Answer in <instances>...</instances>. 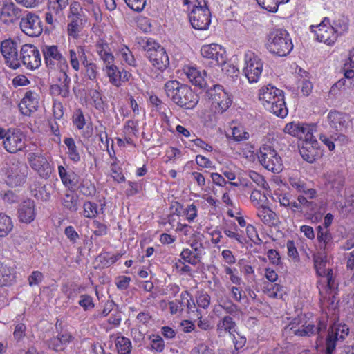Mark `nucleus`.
<instances>
[{
  "label": "nucleus",
  "instance_id": "1",
  "mask_svg": "<svg viewBox=\"0 0 354 354\" xmlns=\"http://www.w3.org/2000/svg\"><path fill=\"white\" fill-rule=\"evenodd\" d=\"M258 98L269 112L281 118L287 116L288 111L282 90L270 84L263 85L258 91Z\"/></svg>",
  "mask_w": 354,
  "mask_h": 354
},
{
  "label": "nucleus",
  "instance_id": "2",
  "mask_svg": "<svg viewBox=\"0 0 354 354\" xmlns=\"http://www.w3.org/2000/svg\"><path fill=\"white\" fill-rule=\"evenodd\" d=\"M165 91L167 95L177 105L185 109L194 108L198 102V95L191 88L180 84L176 80H170L165 83Z\"/></svg>",
  "mask_w": 354,
  "mask_h": 354
},
{
  "label": "nucleus",
  "instance_id": "3",
  "mask_svg": "<svg viewBox=\"0 0 354 354\" xmlns=\"http://www.w3.org/2000/svg\"><path fill=\"white\" fill-rule=\"evenodd\" d=\"M314 263L317 273L321 277L317 285L319 294L324 299L334 297L336 284L333 279V270L328 266L326 257L315 255Z\"/></svg>",
  "mask_w": 354,
  "mask_h": 354
},
{
  "label": "nucleus",
  "instance_id": "4",
  "mask_svg": "<svg viewBox=\"0 0 354 354\" xmlns=\"http://www.w3.org/2000/svg\"><path fill=\"white\" fill-rule=\"evenodd\" d=\"M266 48L271 53L283 57L291 52L293 48V44L286 30L277 28L274 29L269 33Z\"/></svg>",
  "mask_w": 354,
  "mask_h": 354
},
{
  "label": "nucleus",
  "instance_id": "5",
  "mask_svg": "<svg viewBox=\"0 0 354 354\" xmlns=\"http://www.w3.org/2000/svg\"><path fill=\"white\" fill-rule=\"evenodd\" d=\"M184 5L193 4V8L189 14L192 26L196 30H207L211 24V12L207 6L205 0H183Z\"/></svg>",
  "mask_w": 354,
  "mask_h": 354
},
{
  "label": "nucleus",
  "instance_id": "6",
  "mask_svg": "<svg viewBox=\"0 0 354 354\" xmlns=\"http://www.w3.org/2000/svg\"><path fill=\"white\" fill-rule=\"evenodd\" d=\"M0 140L5 150L10 153H15L26 147V136L19 129L0 128Z\"/></svg>",
  "mask_w": 354,
  "mask_h": 354
},
{
  "label": "nucleus",
  "instance_id": "7",
  "mask_svg": "<svg viewBox=\"0 0 354 354\" xmlns=\"http://www.w3.org/2000/svg\"><path fill=\"white\" fill-rule=\"evenodd\" d=\"M42 52L47 67L51 70L59 71L63 73L64 81L67 80L68 65L58 47L55 45H46L43 47Z\"/></svg>",
  "mask_w": 354,
  "mask_h": 354
},
{
  "label": "nucleus",
  "instance_id": "8",
  "mask_svg": "<svg viewBox=\"0 0 354 354\" xmlns=\"http://www.w3.org/2000/svg\"><path fill=\"white\" fill-rule=\"evenodd\" d=\"M207 95L211 104V109L216 113L225 112L232 104L231 95L221 85L212 86L207 90Z\"/></svg>",
  "mask_w": 354,
  "mask_h": 354
},
{
  "label": "nucleus",
  "instance_id": "9",
  "mask_svg": "<svg viewBox=\"0 0 354 354\" xmlns=\"http://www.w3.org/2000/svg\"><path fill=\"white\" fill-rule=\"evenodd\" d=\"M257 158L264 168L274 173H279L283 169L281 157L270 145H263L260 147Z\"/></svg>",
  "mask_w": 354,
  "mask_h": 354
},
{
  "label": "nucleus",
  "instance_id": "10",
  "mask_svg": "<svg viewBox=\"0 0 354 354\" xmlns=\"http://www.w3.org/2000/svg\"><path fill=\"white\" fill-rule=\"evenodd\" d=\"M244 62L243 71L248 82L250 84L258 82L263 68L262 60L254 52L248 50L244 55Z\"/></svg>",
  "mask_w": 354,
  "mask_h": 354
},
{
  "label": "nucleus",
  "instance_id": "11",
  "mask_svg": "<svg viewBox=\"0 0 354 354\" xmlns=\"http://www.w3.org/2000/svg\"><path fill=\"white\" fill-rule=\"evenodd\" d=\"M3 172L7 184L10 187H17L26 182L28 167L24 163L17 162L7 165Z\"/></svg>",
  "mask_w": 354,
  "mask_h": 354
},
{
  "label": "nucleus",
  "instance_id": "12",
  "mask_svg": "<svg viewBox=\"0 0 354 354\" xmlns=\"http://www.w3.org/2000/svg\"><path fill=\"white\" fill-rule=\"evenodd\" d=\"M27 160L30 168L42 178H48L54 170L53 164L41 152L28 153Z\"/></svg>",
  "mask_w": 354,
  "mask_h": 354
},
{
  "label": "nucleus",
  "instance_id": "13",
  "mask_svg": "<svg viewBox=\"0 0 354 354\" xmlns=\"http://www.w3.org/2000/svg\"><path fill=\"white\" fill-rule=\"evenodd\" d=\"M310 30L315 39L328 46H333L337 40L328 18L325 17L319 24L311 25Z\"/></svg>",
  "mask_w": 354,
  "mask_h": 354
},
{
  "label": "nucleus",
  "instance_id": "14",
  "mask_svg": "<svg viewBox=\"0 0 354 354\" xmlns=\"http://www.w3.org/2000/svg\"><path fill=\"white\" fill-rule=\"evenodd\" d=\"M201 54L203 58L209 59L214 65L221 66L226 64V51L218 44L203 45L201 48Z\"/></svg>",
  "mask_w": 354,
  "mask_h": 354
},
{
  "label": "nucleus",
  "instance_id": "15",
  "mask_svg": "<svg viewBox=\"0 0 354 354\" xmlns=\"http://www.w3.org/2000/svg\"><path fill=\"white\" fill-rule=\"evenodd\" d=\"M299 152L303 159L310 163L315 162L323 155V151L313 133L303 140Z\"/></svg>",
  "mask_w": 354,
  "mask_h": 354
},
{
  "label": "nucleus",
  "instance_id": "16",
  "mask_svg": "<svg viewBox=\"0 0 354 354\" xmlns=\"http://www.w3.org/2000/svg\"><path fill=\"white\" fill-rule=\"evenodd\" d=\"M20 59L23 64L29 70H35L41 64L39 50L32 44H24L20 50Z\"/></svg>",
  "mask_w": 354,
  "mask_h": 354
},
{
  "label": "nucleus",
  "instance_id": "17",
  "mask_svg": "<svg viewBox=\"0 0 354 354\" xmlns=\"http://www.w3.org/2000/svg\"><path fill=\"white\" fill-rule=\"evenodd\" d=\"M349 328L348 326L339 322H335L328 333L326 344H328V353L334 351L337 340H343L348 336Z\"/></svg>",
  "mask_w": 354,
  "mask_h": 354
},
{
  "label": "nucleus",
  "instance_id": "18",
  "mask_svg": "<svg viewBox=\"0 0 354 354\" xmlns=\"http://www.w3.org/2000/svg\"><path fill=\"white\" fill-rule=\"evenodd\" d=\"M21 30L30 37H38L42 32L43 28L39 17L32 12H29L20 22Z\"/></svg>",
  "mask_w": 354,
  "mask_h": 354
},
{
  "label": "nucleus",
  "instance_id": "19",
  "mask_svg": "<svg viewBox=\"0 0 354 354\" xmlns=\"http://www.w3.org/2000/svg\"><path fill=\"white\" fill-rule=\"evenodd\" d=\"M1 52L9 67L14 69L19 67L20 61L18 58L17 46L14 41L8 39L2 41Z\"/></svg>",
  "mask_w": 354,
  "mask_h": 354
},
{
  "label": "nucleus",
  "instance_id": "20",
  "mask_svg": "<svg viewBox=\"0 0 354 354\" xmlns=\"http://www.w3.org/2000/svg\"><path fill=\"white\" fill-rule=\"evenodd\" d=\"M313 129L314 127L312 125L293 121L285 125L283 132L303 140L313 133Z\"/></svg>",
  "mask_w": 354,
  "mask_h": 354
},
{
  "label": "nucleus",
  "instance_id": "21",
  "mask_svg": "<svg viewBox=\"0 0 354 354\" xmlns=\"http://www.w3.org/2000/svg\"><path fill=\"white\" fill-rule=\"evenodd\" d=\"M185 75L189 82L201 88L206 86V71H200L196 67L189 65L184 66L181 70V75Z\"/></svg>",
  "mask_w": 354,
  "mask_h": 354
},
{
  "label": "nucleus",
  "instance_id": "22",
  "mask_svg": "<svg viewBox=\"0 0 354 354\" xmlns=\"http://www.w3.org/2000/svg\"><path fill=\"white\" fill-rule=\"evenodd\" d=\"M39 95L36 92L32 91L26 92L19 104L21 113L24 115H30L36 111L39 106Z\"/></svg>",
  "mask_w": 354,
  "mask_h": 354
},
{
  "label": "nucleus",
  "instance_id": "23",
  "mask_svg": "<svg viewBox=\"0 0 354 354\" xmlns=\"http://www.w3.org/2000/svg\"><path fill=\"white\" fill-rule=\"evenodd\" d=\"M18 218L21 223H30L36 217L35 204L34 201L27 199L21 203L18 207Z\"/></svg>",
  "mask_w": 354,
  "mask_h": 354
},
{
  "label": "nucleus",
  "instance_id": "24",
  "mask_svg": "<svg viewBox=\"0 0 354 354\" xmlns=\"http://www.w3.org/2000/svg\"><path fill=\"white\" fill-rule=\"evenodd\" d=\"M296 324H300L297 319H295L289 326L292 333L298 336H310L326 328V324L324 322H320L317 327L311 324H306V323H305V324H302L301 327L297 328Z\"/></svg>",
  "mask_w": 354,
  "mask_h": 354
},
{
  "label": "nucleus",
  "instance_id": "25",
  "mask_svg": "<svg viewBox=\"0 0 354 354\" xmlns=\"http://www.w3.org/2000/svg\"><path fill=\"white\" fill-rule=\"evenodd\" d=\"M20 9L10 0H5L0 10V19L3 23L13 22L19 18Z\"/></svg>",
  "mask_w": 354,
  "mask_h": 354
},
{
  "label": "nucleus",
  "instance_id": "26",
  "mask_svg": "<svg viewBox=\"0 0 354 354\" xmlns=\"http://www.w3.org/2000/svg\"><path fill=\"white\" fill-rule=\"evenodd\" d=\"M330 127L337 131H343L348 124V116L336 111H330L327 116Z\"/></svg>",
  "mask_w": 354,
  "mask_h": 354
},
{
  "label": "nucleus",
  "instance_id": "27",
  "mask_svg": "<svg viewBox=\"0 0 354 354\" xmlns=\"http://www.w3.org/2000/svg\"><path fill=\"white\" fill-rule=\"evenodd\" d=\"M147 58L152 66L160 71H164L169 64V57L162 47L156 50L154 53H150Z\"/></svg>",
  "mask_w": 354,
  "mask_h": 354
},
{
  "label": "nucleus",
  "instance_id": "28",
  "mask_svg": "<svg viewBox=\"0 0 354 354\" xmlns=\"http://www.w3.org/2000/svg\"><path fill=\"white\" fill-rule=\"evenodd\" d=\"M86 20L82 17H75L71 19L67 26V32L69 37L78 39L82 35V30Z\"/></svg>",
  "mask_w": 354,
  "mask_h": 354
},
{
  "label": "nucleus",
  "instance_id": "29",
  "mask_svg": "<svg viewBox=\"0 0 354 354\" xmlns=\"http://www.w3.org/2000/svg\"><path fill=\"white\" fill-rule=\"evenodd\" d=\"M216 330L220 336L226 333L234 335L236 333V324L232 317L225 316L218 322Z\"/></svg>",
  "mask_w": 354,
  "mask_h": 354
},
{
  "label": "nucleus",
  "instance_id": "30",
  "mask_svg": "<svg viewBox=\"0 0 354 354\" xmlns=\"http://www.w3.org/2000/svg\"><path fill=\"white\" fill-rule=\"evenodd\" d=\"M64 143L66 147V154L68 158L75 163L80 162L82 150L77 145L75 140L72 138H65Z\"/></svg>",
  "mask_w": 354,
  "mask_h": 354
},
{
  "label": "nucleus",
  "instance_id": "31",
  "mask_svg": "<svg viewBox=\"0 0 354 354\" xmlns=\"http://www.w3.org/2000/svg\"><path fill=\"white\" fill-rule=\"evenodd\" d=\"M72 339V335L66 332L51 338L48 342V346L56 351H62L71 342Z\"/></svg>",
  "mask_w": 354,
  "mask_h": 354
},
{
  "label": "nucleus",
  "instance_id": "32",
  "mask_svg": "<svg viewBox=\"0 0 354 354\" xmlns=\"http://www.w3.org/2000/svg\"><path fill=\"white\" fill-rule=\"evenodd\" d=\"M257 215L265 225H273L276 223V214L268 207V203L257 208Z\"/></svg>",
  "mask_w": 354,
  "mask_h": 354
},
{
  "label": "nucleus",
  "instance_id": "33",
  "mask_svg": "<svg viewBox=\"0 0 354 354\" xmlns=\"http://www.w3.org/2000/svg\"><path fill=\"white\" fill-rule=\"evenodd\" d=\"M96 52L100 59L103 61L104 66L114 63L115 58L108 44L99 41L96 45Z\"/></svg>",
  "mask_w": 354,
  "mask_h": 354
},
{
  "label": "nucleus",
  "instance_id": "34",
  "mask_svg": "<svg viewBox=\"0 0 354 354\" xmlns=\"http://www.w3.org/2000/svg\"><path fill=\"white\" fill-rule=\"evenodd\" d=\"M69 59L72 68L75 71H78L80 70L79 59H80L82 62L83 60L86 59L84 46H77L76 49H70Z\"/></svg>",
  "mask_w": 354,
  "mask_h": 354
},
{
  "label": "nucleus",
  "instance_id": "35",
  "mask_svg": "<svg viewBox=\"0 0 354 354\" xmlns=\"http://www.w3.org/2000/svg\"><path fill=\"white\" fill-rule=\"evenodd\" d=\"M103 71L109 77V82L114 86L119 87L121 86L122 73L114 63L104 66Z\"/></svg>",
  "mask_w": 354,
  "mask_h": 354
},
{
  "label": "nucleus",
  "instance_id": "36",
  "mask_svg": "<svg viewBox=\"0 0 354 354\" xmlns=\"http://www.w3.org/2000/svg\"><path fill=\"white\" fill-rule=\"evenodd\" d=\"M15 278L13 270L0 261V286L11 285Z\"/></svg>",
  "mask_w": 354,
  "mask_h": 354
},
{
  "label": "nucleus",
  "instance_id": "37",
  "mask_svg": "<svg viewBox=\"0 0 354 354\" xmlns=\"http://www.w3.org/2000/svg\"><path fill=\"white\" fill-rule=\"evenodd\" d=\"M14 228L12 218L3 213H0V240L8 236Z\"/></svg>",
  "mask_w": 354,
  "mask_h": 354
},
{
  "label": "nucleus",
  "instance_id": "38",
  "mask_svg": "<svg viewBox=\"0 0 354 354\" xmlns=\"http://www.w3.org/2000/svg\"><path fill=\"white\" fill-rule=\"evenodd\" d=\"M138 44L146 52V56L150 55V53H154L156 50L162 47L154 40L146 37H138L136 39Z\"/></svg>",
  "mask_w": 354,
  "mask_h": 354
},
{
  "label": "nucleus",
  "instance_id": "39",
  "mask_svg": "<svg viewBox=\"0 0 354 354\" xmlns=\"http://www.w3.org/2000/svg\"><path fill=\"white\" fill-rule=\"evenodd\" d=\"M110 338L111 339H115V335H111ZM115 342L118 354H130L131 342L128 338L123 336H118L115 337Z\"/></svg>",
  "mask_w": 354,
  "mask_h": 354
},
{
  "label": "nucleus",
  "instance_id": "40",
  "mask_svg": "<svg viewBox=\"0 0 354 354\" xmlns=\"http://www.w3.org/2000/svg\"><path fill=\"white\" fill-rule=\"evenodd\" d=\"M334 32L338 38L348 32L349 29L348 20L344 17H339L335 19L331 24Z\"/></svg>",
  "mask_w": 354,
  "mask_h": 354
},
{
  "label": "nucleus",
  "instance_id": "41",
  "mask_svg": "<svg viewBox=\"0 0 354 354\" xmlns=\"http://www.w3.org/2000/svg\"><path fill=\"white\" fill-rule=\"evenodd\" d=\"M326 185L328 189L339 192L343 186V180L340 176L329 174L326 176Z\"/></svg>",
  "mask_w": 354,
  "mask_h": 354
},
{
  "label": "nucleus",
  "instance_id": "42",
  "mask_svg": "<svg viewBox=\"0 0 354 354\" xmlns=\"http://www.w3.org/2000/svg\"><path fill=\"white\" fill-rule=\"evenodd\" d=\"M62 205L67 209L71 212H76L78 209L77 197L71 192L66 193L63 198Z\"/></svg>",
  "mask_w": 354,
  "mask_h": 354
},
{
  "label": "nucleus",
  "instance_id": "43",
  "mask_svg": "<svg viewBox=\"0 0 354 354\" xmlns=\"http://www.w3.org/2000/svg\"><path fill=\"white\" fill-rule=\"evenodd\" d=\"M176 212L178 216H185L189 222H192L197 216V208L193 204L187 205L183 209L181 207L180 209L176 208Z\"/></svg>",
  "mask_w": 354,
  "mask_h": 354
},
{
  "label": "nucleus",
  "instance_id": "44",
  "mask_svg": "<svg viewBox=\"0 0 354 354\" xmlns=\"http://www.w3.org/2000/svg\"><path fill=\"white\" fill-rule=\"evenodd\" d=\"M233 139L235 141L240 142L246 140L249 138L250 134L245 127L241 124L234 125L231 127Z\"/></svg>",
  "mask_w": 354,
  "mask_h": 354
},
{
  "label": "nucleus",
  "instance_id": "45",
  "mask_svg": "<svg viewBox=\"0 0 354 354\" xmlns=\"http://www.w3.org/2000/svg\"><path fill=\"white\" fill-rule=\"evenodd\" d=\"M263 291L271 298L282 297V288L279 284L265 283Z\"/></svg>",
  "mask_w": 354,
  "mask_h": 354
},
{
  "label": "nucleus",
  "instance_id": "46",
  "mask_svg": "<svg viewBox=\"0 0 354 354\" xmlns=\"http://www.w3.org/2000/svg\"><path fill=\"white\" fill-rule=\"evenodd\" d=\"M250 201L256 209L268 203V200L266 194H261L258 190H253L250 195Z\"/></svg>",
  "mask_w": 354,
  "mask_h": 354
},
{
  "label": "nucleus",
  "instance_id": "47",
  "mask_svg": "<svg viewBox=\"0 0 354 354\" xmlns=\"http://www.w3.org/2000/svg\"><path fill=\"white\" fill-rule=\"evenodd\" d=\"M223 268L225 273L229 277L228 279L232 283L236 286H240L243 283V280L239 276L236 268H231L229 266H224Z\"/></svg>",
  "mask_w": 354,
  "mask_h": 354
},
{
  "label": "nucleus",
  "instance_id": "48",
  "mask_svg": "<svg viewBox=\"0 0 354 354\" xmlns=\"http://www.w3.org/2000/svg\"><path fill=\"white\" fill-rule=\"evenodd\" d=\"M332 239L331 233L328 230L323 231L321 227H318L317 240L324 250L330 245Z\"/></svg>",
  "mask_w": 354,
  "mask_h": 354
},
{
  "label": "nucleus",
  "instance_id": "49",
  "mask_svg": "<svg viewBox=\"0 0 354 354\" xmlns=\"http://www.w3.org/2000/svg\"><path fill=\"white\" fill-rule=\"evenodd\" d=\"M119 55L121 59L128 65L135 66L136 61L129 48L124 46L119 50Z\"/></svg>",
  "mask_w": 354,
  "mask_h": 354
},
{
  "label": "nucleus",
  "instance_id": "50",
  "mask_svg": "<svg viewBox=\"0 0 354 354\" xmlns=\"http://www.w3.org/2000/svg\"><path fill=\"white\" fill-rule=\"evenodd\" d=\"M351 86V81L342 78L333 85L330 93L333 95H336L338 91H345L346 88H350Z\"/></svg>",
  "mask_w": 354,
  "mask_h": 354
},
{
  "label": "nucleus",
  "instance_id": "51",
  "mask_svg": "<svg viewBox=\"0 0 354 354\" xmlns=\"http://www.w3.org/2000/svg\"><path fill=\"white\" fill-rule=\"evenodd\" d=\"M98 214L97 205L90 201L85 202L83 205V216L88 218H93Z\"/></svg>",
  "mask_w": 354,
  "mask_h": 354
},
{
  "label": "nucleus",
  "instance_id": "52",
  "mask_svg": "<svg viewBox=\"0 0 354 354\" xmlns=\"http://www.w3.org/2000/svg\"><path fill=\"white\" fill-rule=\"evenodd\" d=\"M58 173L63 184L68 187H73L75 183L71 178V174L67 172L62 165L58 166Z\"/></svg>",
  "mask_w": 354,
  "mask_h": 354
},
{
  "label": "nucleus",
  "instance_id": "53",
  "mask_svg": "<svg viewBox=\"0 0 354 354\" xmlns=\"http://www.w3.org/2000/svg\"><path fill=\"white\" fill-rule=\"evenodd\" d=\"M68 4V0H48V10L57 14L64 10Z\"/></svg>",
  "mask_w": 354,
  "mask_h": 354
},
{
  "label": "nucleus",
  "instance_id": "54",
  "mask_svg": "<svg viewBox=\"0 0 354 354\" xmlns=\"http://www.w3.org/2000/svg\"><path fill=\"white\" fill-rule=\"evenodd\" d=\"M224 234L230 239H234L241 245H245L248 243L247 239L239 234L236 228L234 230L230 229H225Z\"/></svg>",
  "mask_w": 354,
  "mask_h": 354
},
{
  "label": "nucleus",
  "instance_id": "55",
  "mask_svg": "<svg viewBox=\"0 0 354 354\" xmlns=\"http://www.w3.org/2000/svg\"><path fill=\"white\" fill-rule=\"evenodd\" d=\"M151 341L150 345L152 350L157 352H162L165 348V343L162 338L158 335H151L149 336Z\"/></svg>",
  "mask_w": 354,
  "mask_h": 354
},
{
  "label": "nucleus",
  "instance_id": "56",
  "mask_svg": "<svg viewBox=\"0 0 354 354\" xmlns=\"http://www.w3.org/2000/svg\"><path fill=\"white\" fill-rule=\"evenodd\" d=\"M180 259L182 261L192 264L196 265L198 263V259L196 254L191 250L187 248L184 249L180 253Z\"/></svg>",
  "mask_w": 354,
  "mask_h": 354
},
{
  "label": "nucleus",
  "instance_id": "57",
  "mask_svg": "<svg viewBox=\"0 0 354 354\" xmlns=\"http://www.w3.org/2000/svg\"><path fill=\"white\" fill-rule=\"evenodd\" d=\"M258 4L263 9L275 12L278 10L279 0H257Z\"/></svg>",
  "mask_w": 354,
  "mask_h": 354
},
{
  "label": "nucleus",
  "instance_id": "58",
  "mask_svg": "<svg viewBox=\"0 0 354 354\" xmlns=\"http://www.w3.org/2000/svg\"><path fill=\"white\" fill-rule=\"evenodd\" d=\"M117 158H114V162L111 165V175L115 181L122 183L124 181V176L122 174L120 167L117 164Z\"/></svg>",
  "mask_w": 354,
  "mask_h": 354
},
{
  "label": "nucleus",
  "instance_id": "59",
  "mask_svg": "<svg viewBox=\"0 0 354 354\" xmlns=\"http://www.w3.org/2000/svg\"><path fill=\"white\" fill-rule=\"evenodd\" d=\"M80 192L85 196H93L95 193V187L90 180H85L80 186Z\"/></svg>",
  "mask_w": 354,
  "mask_h": 354
},
{
  "label": "nucleus",
  "instance_id": "60",
  "mask_svg": "<svg viewBox=\"0 0 354 354\" xmlns=\"http://www.w3.org/2000/svg\"><path fill=\"white\" fill-rule=\"evenodd\" d=\"M241 155L250 162H254L258 153H255L254 148L251 145H245L241 149Z\"/></svg>",
  "mask_w": 354,
  "mask_h": 354
},
{
  "label": "nucleus",
  "instance_id": "61",
  "mask_svg": "<svg viewBox=\"0 0 354 354\" xmlns=\"http://www.w3.org/2000/svg\"><path fill=\"white\" fill-rule=\"evenodd\" d=\"M246 235L249 241L254 244L259 245L261 243L260 238L257 234L255 227L252 225H248L245 230Z\"/></svg>",
  "mask_w": 354,
  "mask_h": 354
},
{
  "label": "nucleus",
  "instance_id": "62",
  "mask_svg": "<svg viewBox=\"0 0 354 354\" xmlns=\"http://www.w3.org/2000/svg\"><path fill=\"white\" fill-rule=\"evenodd\" d=\"M127 6L136 12L143 10L146 6L147 0H124Z\"/></svg>",
  "mask_w": 354,
  "mask_h": 354
},
{
  "label": "nucleus",
  "instance_id": "63",
  "mask_svg": "<svg viewBox=\"0 0 354 354\" xmlns=\"http://www.w3.org/2000/svg\"><path fill=\"white\" fill-rule=\"evenodd\" d=\"M181 304L183 307L186 306L188 310H192L195 308V304L192 296L187 291H183L180 294Z\"/></svg>",
  "mask_w": 354,
  "mask_h": 354
},
{
  "label": "nucleus",
  "instance_id": "64",
  "mask_svg": "<svg viewBox=\"0 0 354 354\" xmlns=\"http://www.w3.org/2000/svg\"><path fill=\"white\" fill-rule=\"evenodd\" d=\"M191 354H214V352L208 345L200 344L192 350Z\"/></svg>",
  "mask_w": 354,
  "mask_h": 354
}]
</instances>
